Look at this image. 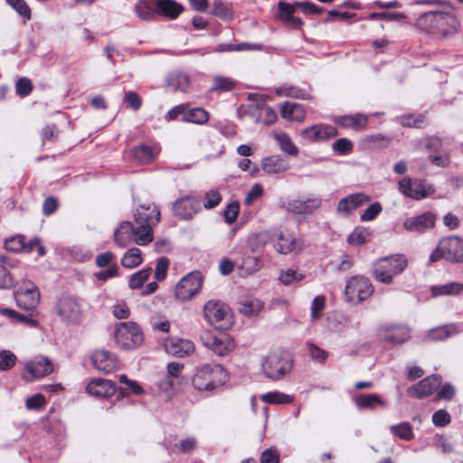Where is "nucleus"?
I'll list each match as a JSON object with an SVG mask.
<instances>
[{"instance_id":"20","label":"nucleus","mask_w":463,"mask_h":463,"mask_svg":"<svg viewBox=\"0 0 463 463\" xmlns=\"http://www.w3.org/2000/svg\"><path fill=\"white\" fill-rule=\"evenodd\" d=\"M441 383V377L437 374L427 376L417 384L408 389V393L416 398H423L430 395Z\"/></svg>"},{"instance_id":"50","label":"nucleus","mask_w":463,"mask_h":463,"mask_svg":"<svg viewBox=\"0 0 463 463\" xmlns=\"http://www.w3.org/2000/svg\"><path fill=\"white\" fill-rule=\"evenodd\" d=\"M21 16L26 20L31 18V9L24 0H5Z\"/></svg>"},{"instance_id":"29","label":"nucleus","mask_w":463,"mask_h":463,"mask_svg":"<svg viewBox=\"0 0 463 463\" xmlns=\"http://www.w3.org/2000/svg\"><path fill=\"white\" fill-rule=\"evenodd\" d=\"M280 115L288 121L301 122L306 118V111L300 104L286 101L280 106Z\"/></svg>"},{"instance_id":"13","label":"nucleus","mask_w":463,"mask_h":463,"mask_svg":"<svg viewBox=\"0 0 463 463\" xmlns=\"http://www.w3.org/2000/svg\"><path fill=\"white\" fill-rule=\"evenodd\" d=\"M53 369L52 363L47 357L38 356L25 364L22 378L31 383L51 374Z\"/></svg>"},{"instance_id":"5","label":"nucleus","mask_w":463,"mask_h":463,"mask_svg":"<svg viewBox=\"0 0 463 463\" xmlns=\"http://www.w3.org/2000/svg\"><path fill=\"white\" fill-rule=\"evenodd\" d=\"M261 366L267 377L279 380L291 371L293 359L288 351L276 349L267 354Z\"/></svg>"},{"instance_id":"31","label":"nucleus","mask_w":463,"mask_h":463,"mask_svg":"<svg viewBox=\"0 0 463 463\" xmlns=\"http://www.w3.org/2000/svg\"><path fill=\"white\" fill-rule=\"evenodd\" d=\"M335 123L345 128L364 129L367 125V117L360 113L341 116L335 118Z\"/></svg>"},{"instance_id":"19","label":"nucleus","mask_w":463,"mask_h":463,"mask_svg":"<svg viewBox=\"0 0 463 463\" xmlns=\"http://www.w3.org/2000/svg\"><path fill=\"white\" fill-rule=\"evenodd\" d=\"M174 214L183 220H191L200 210V201L193 196L177 199L173 205Z\"/></svg>"},{"instance_id":"33","label":"nucleus","mask_w":463,"mask_h":463,"mask_svg":"<svg viewBox=\"0 0 463 463\" xmlns=\"http://www.w3.org/2000/svg\"><path fill=\"white\" fill-rule=\"evenodd\" d=\"M354 402L358 409L373 410L380 406L384 407L385 402L381 399L378 394H360L354 397Z\"/></svg>"},{"instance_id":"11","label":"nucleus","mask_w":463,"mask_h":463,"mask_svg":"<svg viewBox=\"0 0 463 463\" xmlns=\"http://www.w3.org/2000/svg\"><path fill=\"white\" fill-rule=\"evenodd\" d=\"M203 286V277L200 272L193 271L185 275L175 287V297L181 301L191 299L199 293Z\"/></svg>"},{"instance_id":"44","label":"nucleus","mask_w":463,"mask_h":463,"mask_svg":"<svg viewBox=\"0 0 463 463\" xmlns=\"http://www.w3.org/2000/svg\"><path fill=\"white\" fill-rule=\"evenodd\" d=\"M212 14L222 20H229L232 17L231 7L222 0H214Z\"/></svg>"},{"instance_id":"52","label":"nucleus","mask_w":463,"mask_h":463,"mask_svg":"<svg viewBox=\"0 0 463 463\" xmlns=\"http://www.w3.org/2000/svg\"><path fill=\"white\" fill-rule=\"evenodd\" d=\"M383 211L382 204L375 202L369 205L360 216L362 222H371Z\"/></svg>"},{"instance_id":"17","label":"nucleus","mask_w":463,"mask_h":463,"mask_svg":"<svg viewBox=\"0 0 463 463\" xmlns=\"http://www.w3.org/2000/svg\"><path fill=\"white\" fill-rule=\"evenodd\" d=\"M370 196L364 193H355L342 198L335 208V213L343 218L349 217L354 211L369 203Z\"/></svg>"},{"instance_id":"24","label":"nucleus","mask_w":463,"mask_h":463,"mask_svg":"<svg viewBox=\"0 0 463 463\" xmlns=\"http://www.w3.org/2000/svg\"><path fill=\"white\" fill-rule=\"evenodd\" d=\"M278 252L288 254L295 250H300L303 244L292 232L288 231L280 232L278 235V241L275 244Z\"/></svg>"},{"instance_id":"59","label":"nucleus","mask_w":463,"mask_h":463,"mask_svg":"<svg viewBox=\"0 0 463 463\" xmlns=\"http://www.w3.org/2000/svg\"><path fill=\"white\" fill-rule=\"evenodd\" d=\"M124 102L133 110H137L142 105V99L135 91H128L124 96Z\"/></svg>"},{"instance_id":"21","label":"nucleus","mask_w":463,"mask_h":463,"mask_svg":"<svg viewBox=\"0 0 463 463\" xmlns=\"http://www.w3.org/2000/svg\"><path fill=\"white\" fill-rule=\"evenodd\" d=\"M378 336L386 344L398 345L410 338V331L405 326H383L378 330Z\"/></svg>"},{"instance_id":"40","label":"nucleus","mask_w":463,"mask_h":463,"mask_svg":"<svg viewBox=\"0 0 463 463\" xmlns=\"http://www.w3.org/2000/svg\"><path fill=\"white\" fill-rule=\"evenodd\" d=\"M260 399L269 404H289L293 402L294 396L280 392H269L262 394Z\"/></svg>"},{"instance_id":"49","label":"nucleus","mask_w":463,"mask_h":463,"mask_svg":"<svg viewBox=\"0 0 463 463\" xmlns=\"http://www.w3.org/2000/svg\"><path fill=\"white\" fill-rule=\"evenodd\" d=\"M5 247L9 251H21L24 248V237L22 235L10 237L7 240H5Z\"/></svg>"},{"instance_id":"57","label":"nucleus","mask_w":463,"mask_h":463,"mask_svg":"<svg viewBox=\"0 0 463 463\" xmlns=\"http://www.w3.org/2000/svg\"><path fill=\"white\" fill-rule=\"evenodd\" d=\"M169 266V260L161 257L157 260L156 269H155V278L157 280H163L166 277L167 269Z\"/></svg>"},{"instance_id":"4","label":"nucleus","mask_w":463,"mask_h":463,"mask_svg":"<svg viewBox=\"0 0 463 463\" xmlns=\"http://www.w3.org/2000/svg\"><path fill=\"white\" fill-rule=\"evenodd\" d=\"M408 260L402 254L382 258L373 265V277L383 284H391L393 277L402 273L407 267Z\"/></svg>"},{"instance_id":"1","label":"nucleus","mask_w":463,"mask_h":463,"mask_svg":"<svg viewBox=\"0 0 463 463\" xmlns=\"http://www.w3.org/2000/svg\"><path fill=\"white\" fill-rule=\"evenodd\" d=\"M137 227L130 222H122L114 231V242L120 248L127 247L133 241L141 246L146 245L153 241V227L160 220V212L153 207L140 206L135 214Z\"/></svg>"},{"instance_id":"23","label":"nucleus","mask_w":463,"mask_h":463,"mask_svg":"<svg viewBox=\"0 0 463 463\" xmlns=\"http://www.w3.org/2000/svg\"><path fill=\"white\" fill-rule=\"evenodd\" d=\"M95 368L105 373H109L118 367L117 357L107 350H97L91 355Z\"/></svg>"},{"instance_id":"27","label":"nucleus","mask_w":463,"mask_h":463,"mask_svg":"<svg viewBox=\"0 0 463 463\" xmlns=\"http://www.w3.org/2000/svg\"><path fill=\"white\" fill-rule=\"evenodd\" d=\"M135 15L142 22L156 19V0H137L134 5Z\"/></svg>"},{"instance_id":"58","label":"nucleus","mask_w":463,"mask_h":463,"mask_svg":"<svg viewBox=\"0 0 463 463\" xmlns=\"http://www.w3.org/2000/svg\"><path fill=\"white\" fill-rule=\"evenodd\" d=\"M279 453L276 449L269 448L262 451L260 457V463H279Z\"/></svg>"},{"instance_id":"2","label":"nucleus","mask_w":463,"mask_h":463,"mask_svg":"<svg viewBox=\"0 0 463 463\" xmlns=\"http://www.w3.org/2000/svg\"><path fill=\"white\" fill-rule=\"evenodd\" d=\"M417 26L433 37L444 39L458 32L459 22L451 13L433 11L421 14L417 20Z\"/></svg>"},{"instance_id":"18","label":"nucleus","mask_w":463,"mask_h":463,"mask_svg":"<svg viewBox=\"0 0 463 463\" xmlns=\"http://www.w3.org/2000/svg\"><path fill=\"white\" fill-rule=\"evenodd\" d=\"M436 217L430 212L423 213L418 216L406 218L402 223L403 228L411 233H423L435 226Z\"/></svg>"},{"instance_id":"14","label":"nucleus","mask_w":463,"mask_h":463,"mask_svg":"<svg viewBox=\"0 0 463 463\" xmlns=\"http://www.w3.org/2000/svg\"><path fill=\"white\" fill-rule=\"evenodd\" d=\"M56 311L60 318L67 324L76 325L81 320V307L72 298L63 297L60 298L56 304Z\"/></svg>"},{"instance_id":"28","label":"nucleus","mask_w":463,"mask_h":463,"mask_svg":"<svg viewBox=\"0 0 463 463\" xmlns=\"http://www.w3.org/2000/svg\"><path fill=\"white\" fill-rule=\"evenodd\" d=\"M165 351L178 357L189 355L194 351V345L186 339H172L165 345Z\"/></svg>"},{"instance_id":"61","label":"nucleus","mask_w":463,"mask_h":463,"mask_svg":"<svg viewBox=\"0 0 463 463\" xmlns=\"http://www.w3.org/2000/svg\"><path fill=\"white\" fill-rule=\"evenodd\" d=\"M310 357L319 363H324L327 358V353L312 343L307 344Z\"/></svg>"},{"instance_id":"10","label":"nucleus","mask_w":463,"mask_h":463,"mask_svg":"<svg viewBox=\"0 0 463 463\" xmlns=\"http://www.w3.org/2000/svg\"><path fill=\"white\" fill-rule=\"evenodd\" d=\"M373 292V286L368 279L362 276L351 278L345 286V293L348 301L360 303L368 299Z\"/></svg>"},{"instance_id":"39","label":"nucleus","mask_w":463,"mask_h":463,"mask_svg":"<svg viewBox=\"0 0 463 463\" xmlns=\"http://www.w3.org/2000/svg\"><path fill=\"white\" fill-rule=\"evenodd\" d=\"M274 139L278 142L279 148L286 154L296 156L298 154V147L294 145L289 136L284 132L274 133Z\"/></svg>"},{"instance_id":"12","label":"nucleus","mask_w":463,"mask_h":463,"mask_svg":"<svg viewBox=\"0 0 463 463\" xmlns=\"http://www.w3.org/2000/svg\"><path fill=\"white\" fill-rule=\"evenodd\" d=\"M14 298L18 307L26 310H32L40 302V292L34 283L24 280L15 290Z\"/></svg>"},{"instance_id":"54","label":"nucleus","mask_w":463,"mask_h":463,"mask_svg":"<svg viewBox=\"0 0 463 463\" xmlns=\"http://www.w3.org/2000/svg\"><path fill=\"white\" fill-rule=\"evenodd\" d=\"M241 268L247 274H251L260 269V260L256 257L245 256L241 260Z\"/></svg>"},{"instance_id":"48","label":"nucleus","mask_w":463,"mask_h":463,"mask_svg":"<svg viewBox=\"0 0 463 463\" xmlns=\"http://www.w3.org/2000/svg\"><path fill=\"white\" fill-rule=\"evenodd\" d=\"M203 207L205 209H213L222 202V195L218 190L211 189L204 194Z\"/></svg>"},{"instance_id":"6","label":"nucleus","mask_w":463,"mask_h":463,"mask_svg":"<svg viewBox=\"0 0 463 463\" xmlns=\"http://www.w3.org/2000/svg\"><path fill=\"white\" fill-rule=\"evenodd\" d=\"M444 259L450 262H463V240L458 236L443 238L430 255V261Z\"/></svg>"},{"instance_id":"46","label":"nucleus","mask_w":463,"mask_h":463,"mask_svg":"<svg viewBox=\"0 0 463 463\" xmlns=\"http://www.w3.org/2000/svg\"><path fill=\"white\" fill-rule=\"evenodd\" d=\"M169 84L176 90L184 91L190 85V80L186 74L176 73L170 77Z\"/></svg>"},{"instance_id":"55","label":"nucleus","mask_w":463,"mask_h":463,"mask_svg":"<svg viewBox=\"0 0 463 463\" xmlns=\"http://www.w3.org/2000/svg\"><path fill=\"white\" fill-rule=\"evenodd\" d=\"M15 90L21 97L28 96L33 90L32 81L25 77L20 78L15 84Z\"/></svg>"},{"instance_id":"64","label":"nucleus","mask_w":463,"mask_h":463,"mask_svg":"<svg viewBox=\"0 0 463 463\" xmlns=\"http://www.w3.org/2000/svg\"><path fill=\"white\" fill-rule=\"evenodd\" d=\"M260 117L261 118L264 124L269 125L276 121L277 113L270 107H264L260 111Z\"/></svg>"},{"instance_id":"15","label":"nucleus","mask_w":463,"mask_h":463,"mask_svg":"<svg viewBox=\"0 0 463 463\" xmlns=\"http://www.w3.org/2000/svg\"><path fill=\"white\" fill-rule=\"evenodd\" d=\"M322 199L318 196L305 200L293 199L288 201L283 207L288 213L300 216H309L322 206Z\"/></svg>"},{"instance_id":"45","label":"nucleus","mask_w":463,"mask_h":463,"mask_svg":"<svg viewBox=\"0 0 463 463\" xmlns=\"http://www.w3.org/2000/svg\"><path fill=\"white\" fill-rule=\"evenodd\" d=\"M303 279L304 275L302 273L297 272L292 269L282 270L279 277V281L285 286H288L293 283L298 282Z\"/></svg>"},{"instance_id":"7","label":"nucleus","mask_w":463,"mask_h":463,"mask_svg":"<svg viewBox=\"0 0 463 463\" xmlns=\"http://www.w3.org/2000/svg\"><path fill=\"white\" fill-rule=\"evenodd\" d=\"M203 318L216 329L223 330L232 324L231 308L217 299L207 301L203 308Z\"/></svg>"},{"instance_id":"9","label":"nucleus","mask_w":463,"mask_h":463,"mask_svg":"<svg viewBox=\"0 0 463 463\" xmlns=\"http://www.w3.org/2000/svg\"><path fill=\"white\" fill-rule=\"evenodd\" d=\"M399 191L404 196L414 200H421L434 194L433 186L421 179L404 177L398 183Z\"/></svg>"},{"instance_id":"3","label":"nucleus","mask_w":463,"mask_h":463,"mask_svg":"<svg viewBox=\"0 0 463 463\" xmlns=\"http://www.w3.org/2000/svg\"><path fill=\"white\" fill-rule=\"evenodd\" d=\"M228 381V373L219 364H205L196 369L192 379L193 386L202 391H213Z\"/></svg>"},{"instance_id":"62","label":"nucleus","mask_w":463,"mask_h":463,"mask_svg":"<svg viewBox=\"0 0 463 463\" xmlns=\"http://www.w3.org/2000/svg\"><path fill=\"white\" fill-rule=\"evenodd\" d=\"M352 143L347 138H339L335 141L332 145V148L335 152L344 155L352 150Z\"/></svg>"},{"instance_id":"60","label":"nucleus","mask_w":463,"mask_h":463,"mask_svg":"<svg viewBox=\"0 0 463 463\" xmlns=\"http://www.w3.org/2000/svg\"><path fill=\"white\" fill-rule=\"evenodd\" d=\"M279 18L282 22L285 20L289 19V17L294 16V13L296 12V4L291 5L284 2L279 3Z\"/></svg>"},{"instance_id":"22","label":"nucleus","mask_w":463,"mask_h":463,"mask_svg":"<svg viewBox=\"0 0 463 463\" xmlns=\"http://www.w3.org/2000/svg\"><path fill=\"white\" fill-rule=\"evenodd\" d=\"M337 134L335 128L323 124L314 125L301 131L302 137L310 142L326 140L335 137Z\"/></svg>"},{"instance_id":"35","label":"nucleus","mask_w":463,"mask_h":463,"mask_svg":"<svg viewBox=\"0 0 463 463\" xmlns=\"http://www.w3.org/2000/svg\"><path fill=\"white\" fill-rule=\"evenodd\" d=\"M458 332V329L456 325H446L430 330L426 337L433 341L444 340L451 335H456Z\"/></svg>"},{"instance_id":"42","label":"nucleus","mask_w":463,"mask_h":463,"mask_svg":"<svg viewBox=\"0 0 463 463\" xmlns=\"http://www.w3.org/2000/svg\"><path fill=\"white\" fill-rule=\"evenodd\" d=\"M391 432L403 440H411L414 438L412 428L409 422H402L392 425L390 428Z\"/></svg>"},{"instance_id":"37","label":"nucleus","mask_w":463,"mask_h":463,"mask_svg":"<svg viewBox=\"0 0 463 463\" xmlns=\"http://www.w3.org/2000/svg\"><path fill=\"white\" fill-rule=\"evenodd\" d=\"M276 94L280 97H288L300 99H307L309 94L306 90L297 86L284 84L276 90Z\"/></svg>"},{"instance_id":"26","label":"nucleus","mask_w":463,"mask_h":463,"mask_svg":"<svg viewBox=\"0 0 463 463\" xmlns=\"http://www.w3.org/2000/svg\"><path fill=\"white\" fill-rule=\"evenodd\" d=\"M86 391L92 396L107 398L115 393L116 387L109 380L95 378L87 385Z\"/></svg>"},{"instance_id":"34","label":"nucleus","mask_w":463,"mask_h":463,"mask_svg":"<svg viewBox=\"0 0 463 463\" xmlns=\"http://www.w3.org/2000/svg\"><path fill=\"white\" fill-rule=\"evenodd\" d=\"M14 267V264L11 263L6 257L0 255V288H9L13 287L14 279L10 269Z\"/></svg>"},{"instance_id":"53","label":"nucleus","mask_w":463,"mask_h":463,"mask_svg":"<svg viewBox=\"0 0 463 463\" xmlns=\"http://www.w3.org/2000/svg\"><path fill=\"white\" fill-rule=\"evenodd\" d=\"M240 204L238 202L230 203L223 211L224 220L228 224L233 223L238 217Z\"/></svg>"},{"instance_id":"41","label":"nucleus","mask_w":463,"mask_h":463,"mask_svg":"<svg viewBox=\"0 0 463 463\" xmlns=\"http://www.w3.org/2000/svg\"><path fill=\"white\" fill-rule=\"evenodd\" d=\"M143 261L141 250L137 248L129 249L121 259V265L127 269H134Z\"/></svg>"},{"instance_id":"51","label":"nucleus","mask_w":463,"mask_h":463,"mask_svg":"<svg viewBox=\"0 0 463 463\" xmlns=\"http://www.w3.org/2000/svg\"><path fill=\"white\" fill-rule=\"evenodd\" d=\"M213 83L214 84L212 88V90L229 91L232 90L236 85V82L233 80L226 77H215Z\"/></svg>"},{"instance_id":"43","label":"nucleus","mask_w":463,"mask_h":463,"mask_svg":"<svg viewBox=\"0 0 463 463\" xmlns=\"http://www.w3.org/2000/svg\"><path fill=\"white\" fill-rule=\"evenodd\" d=\"M152 269L150 268L140 269L139 271L131 275L128 282V286L132 289H137L141 288L144 283L147 280Z\"/></svg>"},{"instance_id":"32","label":"nucleus","mask_w":463,"mask_h":463,"mask_svg":"<svg viewBox=\"0 0 463 463\" xmlns=\"http://www.w3.org/2000/svg\"><path fill=\"white\" fill-rule=\"evenodd\" d=\"M160 148L158 146H150L146 145L137 146L133 151L134 158L140 164H148L159 154Z\"/></svg>"},{"instance_id":"56","label":"nucleus","mask_w":463,"mask_h":463,"mask_svg":"<svg viewBox=\"0 0 463 463\" xmlns=\"http://www.w3.org/2000/svg\"><path fill=\"white\" fill-rule=\"evenodd\" d=\"M326 298L322 295L317 296L311 305V317L316 320L319 318L321 312L325 308Z\"/></svg>"},{"instance_id":"38","label":"nucleus","mask_w":463,"mask_h":463,"mask_svg":"<svg viewBox=\"0 0 463 463\" xmlns=\"http://www.w3.org/2000/svg\"><path fill=\"white\" fill-rule=\"evenodd\" d=\"M209 120V113L202 108H194L189 110H185L184 113L183 121L203 125L207 123Z\"/></svg>"},{"instance_id":"8","label":"nucleus","mask_w":463,"mask_h":463,"mask_svg":"<svg viewBox=\"0 0 463 463\" xmlns=\"http://www.w3.org/2000/svg\"><path fill=\"white\" fill-rule=\"evenodd\" d=\"M113 335L116 344L124 350L137 348L144 341L142 330L131 321L117 323Z\"/></svg>"},{"instance_id":"47","label":"nucleus","mask_w":463,"mask_h":463,"mask_svg":"<svg viewBox=\"0 0 463 463\" xmlns=\"http://www.w3.org/2000/svg\"><path fill=\"white\" fill-rule=\"evenodd\" d=\"M17 358L15 354L9 350H3L0 352V370L8 371L12 369L16 364Z\"/></svg>"},{"instance_id":"16","label":"nucleus","mask_w":463,"mask_h":463,"mask_svg":"<svg viewBox=\"0 0 463 463\" xmlns=\"http://www.w3.org/2000/svg\"><path fill=\"white\" fill-rule=\"evenodd\" d=\"M202 340L205 347L220 356L229 354L234 346L232 338L225 334L216 335L210 331H206L203 334Z\"/></svg>"},{"instance_id":"36","label":"nucleus","mask_w":463,"mask_h":463,"mask_svg":"<svg viewBox=\"0 0 463 463\" xmlns=\"http://www.w3.org/2000/svg\"><path fill=\"white\" fill-rule=\"evenodd\" d=\"M264 304L261 300L254 298L244 299L239 307L241 314L247 317L258 315L263 309Z\"/></svg>"},{"instance_id":"63","label":"nucleus","mask_w":463,"mask_h":463,"mask_svg":"<svg viewBox=\"0 0 463 463\" xmlns=\"http://www.w3.org/2000/svg\"><path fill=\"white\" fill-rule=\"evenodd\" d=\"M432 422L435 426L444 427L450 422V416L446 411L439 410L433 413Z\"/></svg>"},{"instance_id":"30","label":"nucleus","mask_w":463,"mask_h":463,"mask_svg":"<svg viewBox=\"0 0 463 463\" xmlns=\"http://www.w3.org/2000/svg\"><path fill=\"white\" fill-rule=\"evenodd\" d=\"M261 168L267 174H281L289 168L287 160L279 156H271L264 158L261 162Z\"/></svg>"},{"instance_id":"25","label":"nucleus","mask_w":463,"mask_h":463,"mask_svg":"<svg viewBox=\"0 0 463 463\" xmlns=\"http://www.w3.org/2000/svg\"><path fill=\"white\" fill-rule=\"evenodd\" d=\"M184 11V6L175 0H156V19L175 20Z\"/></svg>"}]
</instances>
